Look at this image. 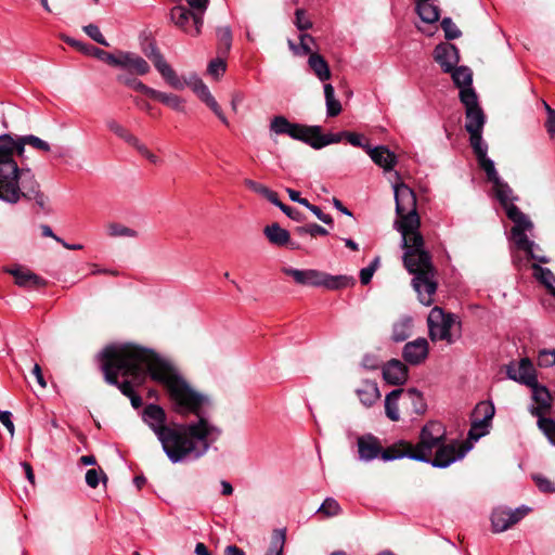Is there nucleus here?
I'll use <instances>...</instances> for the list:
<instances>
[{
    "label": "nucleus",
    "instance_id": "obj_29",
    "mask_svg": "<svg viewBox=\"0 0 555 555\" xmlns=\"http://www.w3.org/2000/svg\"><path fill=\"white\" fill-rule=\"evenodd\" d=\"M401 397L403 398V389L398 388L390 391L385 398V413L392 422L400 420L398 401Z\"/></svg>",
    "mask_w": 555,
    "mask_h": 555
},
{
    "label": "nucleus",
    "instance_id": "obj_19",
    "mask_svg": "<svg viewBox=\"0 0 555 555\" xmlns=\"http://www.w3.org/2000/svg\"><path fill=\"white\" fill-rule=\"evenodd\" d=\"M408 367L400 360L392 359L383 366V378L389 385L401 386L408 380Z\"/></svg>",
    "mask_w": 555,
    "mask_h": 555
},
{
    "label": "nucleus",
    "instance_id": "obj_15",
    "mask_svg": "<svg viewBox=\"0 0 555 555\" xmlns=\"http://www.w3.org/2000/svg\"><path fill=\"white\" fill-rule=\"evenodd\" d=\"M506 373L511 379L528 387L537 382L535 369L528 358H524L519 362H511Z\"/></svg>",
    "mask_w": 555,
    "mask_h": 555
},
{
    "label": "nucleus",
    "instance_id": "obj_59",
    "mask_svg": "<svg viewBox=\"0 0 555 555\" xmlns=\"http://www.w3.org/2000/svg\"><path fill=\"white\" fill-rule=\"evenodd\" d=\"M258 194L263 196L266 199H268L271 204H273L276 207L281 203V201L279 199L278 193L270 190L268 186H266L263 184L261 185Z\"/></svg>",
    "mask_w": 555,
    "mask_h": 555
},
{
    "label": "nucleus",
    "instance_id": "obj_60",
    "mask_svg": "<svg viewBox=\"0 0 555 555\" xmlns=\"http://www.w3.org/2000/svg\"><path fill=\"white\" fill-rule=\"evenodd\" d=\"M0 422L8 429V431L11 435V437H13L14 436V431H15V427H14V424L12 422V414H11V412H9V411H1L0 410Z\"/></svg>",
    "mask_w": 555,
    "mask_h": 555
},
{
    "label": "nucleus",
    "instance_id": "obj_57",
    "mask_svg": "<svg viewBox=\"0 0 555 555\" xmlns=\"http://www.w3.org/2000/svg\"><path fill=\"white\" fill-rule=\"evenodd\" d=\"M305 207H307L323 223H325V224H332L333 223V218L330 215L324 214L320 209V207H318L315 205H312L309 202H308V205H306Z\"/></svg>",
    "mask_w": 555,
    "mask_h": 555
},
{
    "label": "nucleus",
    "instance_id": "obj_44",
    "mask_svg": "<svg viewBox=\"0 0 555 555\" xmlns=\"http://www.w3.org/2000/svg\"><path fill=\"white\" fill-rule=\"evenodd\" d=\"M477 162L479 167L486 172L489 182L492 183L500 178L493 160H491L487 155L477 158Z\"/></svg>",
    "mask_w": 555,
    "mask_h": 555
},
{
    "label": "nucleus",
    "instance_id": "obj_42",
    "mask_svg": "<svg viewBox=\"0 0 555 555\" xmlns=\"http://www.w3.org/2000/svg\"><path fill=\"white\" fill-rule=\"evenodd\" d=\"M117 80L119 82L132 88L135 91L146 94L147 96H151V94L154 90L153 88L144 85L141 80H139L137 78L119 75V76H117Z\"/></svg>",
    "mask_w": 555,
    "mask_h": 555
},
{
    "label": "nucleus",
    "instance_id": "obj_22",
    "mask_svg": "<svg viewBox=\"0 0 555 555\" xmlns=\"http://www.w3.org/2000/svg\"><path fill=\"white\" fill-rule=\"evenodd\" d=\"M192 88L196 95L201 99V101H203L215 113V115L220 119V121L223 125L229 126V120L227 116L223 114L220 105L218 104L214 95L210 93L208 87L201 79H196Z\"/></svg>",
    "mask_w": 555,
    "mask_h": 555
},
{
    "label": "nucleus",
    "instance_id": "obj_14",
    "mask_svg": "<svg viewBox=\"0 0 555 555\" xmlns=\"http://www.w3.org/2000/svg\"><path fill=\"white\" fill-rule=\"evenodd\" d=\"M529 512V508L521 507L514 511L496 508L491 515V525L493 532H503L518 522Z\"/></svg>",
    "mask_w": 555,
    "mask_h": 555
},
{
    "label": "nucleus",
    "instance_id": "obj_3",
    "mask_svg": "<svg viewBox=\"0 0 555 555\" xmlns=\"http://www.w3.org/2000/svg\"><path fill=\"white\" fill-rule=\"evenodd\" d=\"M209 405L210 399L206 396L199 412L192 413L197 417L195 422L170 424L160 405L151 403L144 408L143 421L156 435L171 463L201 459L221 436L222 430L206 417L205 410Z\"/></svg>",
    "mask_w": 555,
    "mask_h": 555
},
{
    "label": "nucleus",
    "instance_id": "obj_9",
    "mask_svg": "<svg viewBox=\"0 0 555 555\" xmlns=\"http://www.w3.org/2000/svg\"><path fill=\"white\" fill-rule=\"evenodd\" d=\"M461 103L465 107V130L468 133L482 132L486 124V115L479 105L477 93L474 89L459 92Z\"/></svg>",
    "mask_w": 555,
    "mask_h": 555
},
{
    "label": "nucleus",
    "instance_id": "obj_13",
    "mask_svg": "<svg viewBox=\"0 0 555 555\" xmlns=\"http://www.w3.org/2000/svg\"><path fill=\"white\" fill-rule=\"evenodd\" d=\"M359 460L362 462H371L375 459H384V454L393 448V443L386 449H383L380 441L372 434L363 435L357 439Z\"/></svg>",
    "mask_w": 555,
    "mask_h": 555
},
{
    "label": "nucleus",
    "instance_id": "obj_51",
    "mask_svg": "<svg viewBox=\"0 0 555 555\" xmlns=\"http://www.w3.org/2000/svg\"><path fill=\"white\" fill-rule=\"evenodd\" d=\"M83 31L99 44H102L105 47L108 46V42L105 40L104 36L102 35V33L100 31V28L96 25L89 24L83 27Z\"/></svg>",
    "mask_w": 555,
    "mask_h": 555
},
{
    "label": "nucleus",
    "instance_id": "obj_18",
    "mask_svg": "<svg viewBox=\"0 0 555 555\" xmlns=\"http://www.w3.org/2000/svg\"><path fill=\"white\" fill-rule=\"evenodd\" d=\"M529 387L532 390V399L537 403V406H532L530 412L540 420L551 410L552 395L545 386L539 385L538 380Z\"/></svg>",
    "mask_w": 555,
    "mask_h": 555
},
{
    "label": "nucleus",
    "instance_id": "obj_53",
    "mask_svg": "<svg viewBox=\"0 0 555 555\" xmlns=\"http://www.w3.org/2000/svg\"><path fill=\"white\" fill-rule=\"evenodd\" d=\"M132 147L135 149L143 157H145L152 164L156 165L159 163V157L157 155H155L154 153H152L147 149V146L144 143H142L140 140H138L137 143Z\"/></svg>",
    "mask_w": 555,
    "mask_h": 555
},
{
    "label": "nucleus",
    "instance_id": "obj_56",
    "mask_svg": "<svg viewBox=\"0 0 555 555\" xmlns=\"http://www.w3.org/2000/svg\"><path fill=\"white\" fill-rule=\"evenodd\" d=\"M295 24L299 30H307L312 27L311 21L306 16V12L304 10H297Z\"/></svg>",
    "mask_w": 555,
    "mask_h": 555
},
{
    "label": "nucleus",
    "instance_id": "obj_6",
    "mask_svg": "<svg viewBox=\"0 0 555 555\" xmlns=\"http://www.w3.org/2000/svg\"><path fill=\"white\" fill-rule=\"evenodd\" d=\"M444 440H447V429L444 425L437 421H430L422 427L416 444L405 440H399L393 443L391 450L384 454V459L386 461H393L409 457L413 461L428 463L433 456L434 450H437Z\"/></svg>",
    "mask_w": 555,
    "mask_h": 555
},
{
    "label": "nucleus",
    "instance_id": "obj_45",
    "mask_svg": "<svg viewBox=\"0 0 555 555\" xmlns=\"http://www.w3.org/2000/svg\"><path fill=\"white\" fill-rule=\"evenodd\" d=\"M291 121L282 115L274 116L270 120L269 130L271 134L282 135L285 134Z\"/></svg>",
    "mask_w": 555,
    "mask_h": 555
},
{
    "label": "nucleus",
    "instance_id": "obj_5",
    "mask_svg": "<svg viewBox=\"0 0 555 555\" xmlns=\"http://www.w3.org/2000/svg\"><path fill=\"white\" fill-rule=\"evenodd\" d=\"M492 188L495 197L505 209L506 216L514 222L511 230V237L517 249L525 251L529 259L537 260L540 263H548L550 259L546 256L534 253L538 245H535L533 241H530L526 234V232L532 231L533 223L528 216L513 204L515 197L513 196L512 189L501 178L492 182Z\"/></svg>",
    "mask_w": 555,
    "mask_h": 555
},
{
    "label": "nucleus",
    "instance_id": "obj_41",
    "mask_svg": "<svg viewBox=\"0 0 555 555\" xmlns=\"http://www.w3.org/2000/svg\"><path fill=\"white\" fill-rule=\"evenodd\" d=\"M469 134V143L476 158H479L488 153V145L482 140V132H473Z\"/></svg>",
    "mask_w": 555,
    "mask_h": 555
},
{
    "label": "nucleus",
    "instance_id": "obj_48",
    "mask_svg": "<svg viewBox=\"0 0 555 555\" xmlns=\"http://www.w3.org/2000/svg\"><path fill=\"white\" fill-rule=\"evenodd\" d=\"M441 28L444 31V37L448 40L456 39L462 35L461 30L457 28V26L453 23V21L450 17H444L441 21Z\"/></svg>",
    "mask_w": 555,
    "mask_h": 555
},
{
    "label": "nucleus",
    "instance_id": "obj_26",
    "mask_svg": "<svg viewBox=\"0 0 555 555\" xmlns=\"http://www.w3.org/2000/svg\"><path fill=\"white\" fill-rule=\"evenodd\" d=\"M451 74V78L453 83L460 89V92L466 89H474L472 87L473 83V72L467 66H455L453 67Z\"/></svg>",
    "mask_w": 555,
    "mask_h": 555
},
{
    "label": "nucleus",
    "instance_id": "obj_33",
    "mask_svg": "<svg viewBox=\"0 0 555 555\" xmlns=\"http://www.w3.org/2000/svg\"><path fill=\"white\" fill-rule=\"evenodd\" d=\"M416 11L425 23L433 24L439 20V9L431 3V0L418 1Z\"/></svg>",
    "mask_w": 555,
    "mask_h": 555
},
{
    "label": "nucleus",
    "instance_id": "obj_30",
    "mask_svg": "<svg viewBox=\"0 0 555 555\" xmlns=\"http://www.w3.org/2000/svg\"><path fill=\"white\" fill-rule=\"evenodd\" d=\"M308 64L311 70L321 81H325L331 78L328 64L322 55L318 53H311L309 55Z\"/></svg>",
    "mask_w": 555,
    "mask_h": 555
},
{
    "label": "nucleus",
    "instance_id": "obj_16",
    "mask_svg": "<svg viewBox=\"0 0 555 555\" xmlns=\"http://www.w3.org/2000/svg\"><path fill=\"white\" fill-rule=\"evenodd\" d=\"M475 414L482 415V418L473 421L468 437L478 440L488 431L487 428L494 415V406L490 403L481 402L476 406Z\"/></svg>",
    "mask_w": 555,
    "mask_h": 555
},
{
    "label": "nucleus",
    "instance_id": "obj_25",
    "mask_svg": "<svg viewBox=\"0 0 555 555\" xmlns=\"http://www.w3.org/2000/svg\"><path fill=\"white\" fill-rule=\"evenodd\" d=\"M403 405L410 409L411 414H423L426 411L423 395L415 388L403 389Z\"/></svg>",
    "mask_w": 555,
    "mask_h": 555
},
{
    "label": "nucleus",
    "instance_id": "obj_54",
    "mask_svg": "<svg viewBox=\"0 0 555 555\" xmlns=\"http://www.w3.org/2000/svg\"><path fill=\"white\" fill-rule=\"evenodd\" d=\"M533 480L539 488L540 491L544 493H553L555 491V487L553 482L547 479L546 477H543L541 475L533 476Z\"/></svg>",
    "mask_w": 555,
    "mask_h": 555
},
{
    "label": "nucleus",
    "instance_id": "obj_47",
    "mask_svg": "<svg viewBox=\"0 0 555 555\" xmlns=\"http://www.w3.org/2000/svg\"><path fill=\"white\" fill-rule=\"evenodd\" d=\"M340 511L338 502L333 498H327L319 507L318 513L323 514L325 517H333L340 514Z\"/></svg>",
    "mask_w": 555,
    "mask_h": 555
},
{
    "label": "nucleus",
    "instance_id": "obj_62",
    "mask_svg": "<svg viewBox=\"0 0 555 555\" xmlns=\"http://www.w3.org/2000/svg\"><path fill=\"white\" fill-rule=\"evenodd\" d=\"M546 121H545V128L551 137L555 134V109H553L551 106H546Z\"/></svg>",
    "mask_w": 555,
    "mask_h": 555
},
{
    "label": "nucleus",
    "instance_id": "obj_7",
    "mask_svg": "<svg viewBox=\"0 0 555 555\" xmlns=\"http://www.w3.org/2000/svg\"><path fill=\"white\" fill-rule=\"evenodd\" d=\"M283 272L291 276L294 282L301 286L324 287L328 291H338L353 286L356 280L353 276L339 274L332 275L317 269H295L284 268Z\"/></svg>",
    "mask_w": 555,
    "mask_h": 555
},
{
    "label": "nucleus",
    "instance_id": "obj_58",
    "mask_svg": "<svg viewBox=\"0 0 555 555\" xmlns=\"http://www.w3.org/2000/svg\"><path fill=\"white\" fill-rule=\"evenodd\" d=\"M287 217H289L291 219L295 220V221H302L305 219V216L297 209L291 207V206H287L285 204H283L282 202L280 203V205L278 206Z\"/></svg>",
    "mask_w": 555,
    "mask_h": 555
},
{
    "label": "nucleus",
    "instance_id": "obj_27",
    "mask_svg": "<svg viewBox=\"0 0 555 555\" xmlns=\"http://www.w3.org/2000/svg\"><path fill=\"white\" fill-rule=\"evenodd\" d=\"M317 131L318 129L314 126H305L291 122L285 134L294 140L302 141L311 146L313 132Z\"/></svg>",
    "mask_w": 555,
    "mask_h": 555
},
{
    "label": "nucleus",
    "instance_id": "obj_24",
    "mask_svg": "<svg viewBox=\"0 0 555 555\" xmlns=\"http://www.w3.org/2000/svg\"><path fill=\"white\" fill-rule=\"evenodd\" d=\"M356 393L361 403L367 408L372 406L380 397L377 384L371 380H363Z\"/></svg>",
    "mask_w": 555,
    "mask_h": 555
},
{
    "label": "nucleus",
    "instance_id": "obj_50",
    "mask_svg": "<svg viewBox=\"0 0 555 555\" xmlns=\"http://www.w3.org/2000/svg\"><path fill=\"white\" fill-rule=\"evenodd\" d=\"M90 49H91V53H93L100 60L106 62L107 64H109L112 66H117L118 67L119 54L118 55H114L112 53H108V52H106L104 50L98 49V48L92 47V46H90Z\"/></svg>",
    "mask_w": 555,
    "mask_h": 555
},
{
    "label": "nucleus",
    "instance_id": "obj_10",
    "mask_svg": "<svg viewBox=\"0 0 555 555\" xmlns=\"http://www.w3.org/2000/svg\"><path fill=\"white\" fill-rule=\"evenodd\" d=\"M469 447L459 442L457 440H452L451 442H447L446 440L441 442L438 449L435 452L434 457H430L428 462L434 467L446 468L450 466L452 463L462 460L465 454L468 452Z\"/></svg>",
    "mask_w": 555,
    "mask_h": 555
},
{
    "label": "nucleus",
    "instance_id": "obj_31",
    "mask_svg": "<svg viewBox=\"0 0 555 555\" xmlns=\"http://www.w3.org/2000/svg\"><path fill=\"white\" fill-rule=\"evenodd\" d=\"M315 127H317L318 131L313 132L312 142H311V147H313L315 150H320V149H322L326 145L333 144V143H338L345 138V131L338 132V133L323 134L321 132V127L320 126H315Z\"/></svg>",
    "mask_w": 555,
    "mask_h": 555
},
{
    "label": "nucleus",
    "instance_id": "obj_64",
    "mask_svg": "<svg viewBox=\"0 0 555 555\" xmlns=\"http://www.w3.org/2000/svg\"><path fill=\"white\" fill-rule=\"evenodd\" d=\"M362 365L367 370H376L378 367V359L374 354H365L362 359Z\"/></svg>",
    "mask_w": 555,
    "mask_h": 555
},
{
    "label": "nucleus",
    "instance_id": "obj_17",
    "mask_svg": "<svg viewBox=\"0 0 555 555\" xmlns=\"http://www.w3.org/2000/svg\"><path fill=\"white\" fill-rule=\"evenodd\" d=\"M434 59L444 73H449L459 64L460 53L454 44L440 43L434 50Z\"/></svg>",
    "mask_w": 555,
    "mask_h": 555
},
{
    "label": "nucleus",
    "instance_id": "obj_36",
    "mask_svg": "<svg viewBox=\"0 0 555 555\" xmlns=\"http://www.w3.org/2000/svg\"><path fill=\"white\" fill-rule=\"evenodd\" d=\"M412 320L410 318H402L392 326L391 339L396 343L404 341L410 337Z\"/></svg>",
    "mask_w": 555,
    "mask_h": 555
},
{
    "label": "nucleus",
    "instance_id": "obj_12",
    "mask_svg": "<svg viewBox=\"0 0 555 555\" xmlns=\"http://www.w3.org/2000/svg\"><path fill=\"white\" fill-rule=\"evenodd\" d=\"M144 53L153 62L155 68L159 72L168 85L177 90H182L184 88L185 83L166 62L163 54L154 43H150L149 47L144 49Z\"/></svg>",
    "mask_w": 555,
    "mask_h": 555
},
{
    "label": "nucleus",
    "instance_id": "obj_63",
    "mask_svg": "<svg viewBox=\"0 0 555 555\" xmlns=\"http://www.w3.org/2000/svg\"><path fill=\"white\" fill-rule=\"evenodd\" d=\"M86 482L90 488H96L100 482V473L94 468L88 469L86 473Z\"/></svg>",
    "mask_w": 555,
    "mask_h": 555
},
{
    "label": "nucleus",
    "instance_id": "obj_38",
    "mask_svg": "<svg viewBox=\"0 0 555 555\" xmlns=\"http://www.w3.org/2000/svg\"><path fill=\"white\" fill-rule=\"evenodd\" d=\"M9 272L14 276L15 283L20 286H33L40 283V278L28 270L14 269L9 270Z\"/></svg>",
    "mask_w": 555,
    "mask_h": 555
},
{
    "label": "nucleus",
    "instance_id": "obj_32",
    "mask_svg": "<svg viewBox=\"0 0 555 555\" xmlns=\"http://www.w3.org/2000/svg\"><path fill=\"white\" fill-rule=\"evenodd\" d=\"M533 270V276L537 281H539L541 284H543L547 291L555 296V275L554 273L548 269L541 267L538 263H532L531 266Z\"/></svg>",
    "mask_w": 555,
    "mask_h": 555
},
{
    "label": "nucleus",
    "instance_id": "obj_23",
    "mask_svg": "<svg viewBox=\"0 0 555 555\" xmlns=\"http://www.w3.org/2000/svg\"><path fill=\"white\" fill-rule=\"evenodd\" d=\"M118 67L131 69L138 75H145L150 72L149 63L142 56L132 52H119Z\"/></svg>",
    "mask_w": 555,
    "mask_h": 555
},
{
    "label": "nucleus",
    "instance_id": "obj_39",
    "mask_svg": "<svg viewBox=\"0 0 555 555\" xmlns=\"http://www.w3.org/2000/svg\"><path fill=\"white\" fill-rule=\"evenodd\" d=\"M107 235L111 237H131L138 236V232L129 227L118 222H111L106 225Z\"/></svg>",
    "mask_w": 555,
    "mask_h": 555
},
{
    "label": "nucleus",
    "instance_id": "obj_61",
    "mask_svg": "<svg viewBox=\"0 0 555 555\" xmlns=\"http://www.w3.org/2000/svg\"><path fill=\"white\" fill-rule=\"evenodd\" d=\"M345 139H347V141L351 145L358 146V147H362L363 150H364V146H371L370 144L362 142V140H363V135L362 134H359V133H356V132L345 131Z\"/></svg>",
    "mask_w": 555,
    "mask_h": 555
},
{
    "label": "nucleus",
    "instance_id": "obj_49",
    "mask_svg": "<svg viewBox=\"0 0 555 555\" xmlns=\"http://www.w3.org/2000/svg\"><path fill=\"white\" fill-rule=\"evenodd\" d=\"M296 233L298 235H305L309 234L311 236H318V235H327L328 232L325 228L317 224V223H309L302 227L296 228Z\"/></svg>",
    "mask_w": 555,
    "mask_h": 555
},
{
    "label": "nucleus",
    "instance_id": "obj_35",
    "mask_svg": "<svg viewBox=\"0 0 555 555\" xmlns=\"http://www.w3.org/2000/svg\"><path fill=\"white\" fill-rule=\"evenodd\" d=\"M106 127L109 131L116 134L118 138L124 140L130 146H133L139 140L133 133H131L127 128L120 125L115 119H111L106 121Z\"/></svg>",
    "mask_w": 555,
    "mask_h": 555
},
{
    "label": "nucleus",
    "instance_id": "obj_52",
    "mask_svg": "<svg viewBox=\"0 0 555 555\" xmlns=\"http://www.w3.org/2000/svg\"><path fill=\"white\" fill-rule=\"evenodd\" d=\"M225 68H227V65H225V62L218 57L216 60H212L209 65H208V73L216 77V78H219L220 76H222L225 72Z\"/></svg>",
    "mask_w": 555,
    "mask_h": 555
},
{
    "label": "nucleus",
    "instance_id": "obj_21",
    "mask_svg": "<svg viewBox=\"0 0 555 555\" xmlns=\"http://www.w3.org/2000/svg\"><path fill=\"white\" fill-rule=\"evenodd\" d=\"M428 356V343L425 338H417L413 341H409L405 344L402 357L404 361L412 365H418Z\"/></svg>",
    "mask_w": 555,
    "mask_h": 555
},
{
    "label": "nucleus",
    "instance_id": "obj_43",
    "mask_svg": "<svg viewBox=\"0 0 555 555\" xmlns=\"http://www.w3.org/2000/svg\"><path fill=\"white\" fill-rule=\"evenodd\" d=\"M217 38L219 42V50L222 54H227L230 51L232 44V33L230 27H219L217 29Z\"/></svg>",
    "mask_w": 555,
    "mask_h": 555
},
{
    "label": "nucleus",
    "instance_id": "obj_4",
    "mask_svg": "<svg viewBox=\"0 0 555 555\" xmlns=\"http://www.w3.org/2000/svg\"><path fill=\"white\" fill-rule=\"evenodd\" d=\"M41 152H50V144L34 135H0V199L10 204H15L20 198H36L39 195V184L37 183L33 171L29 168H18L14 159L25 157V146Z\"/></svg>",
    "mask_w": 555,
    "mask_h": 555
},
{
    "label": "nucleus",
    "instance_id": "obj_37",
    "mask_svg": "<svg viewBox=\"0 0 555 555\" xmlns=\"http://www.w3.org/2000/svg\"><path fill=\"white\" fill-rule=\"evenodd\" d=\"M324 95L326 102V114L330 117H335L341 112V104L335 99V91L331 83L324 85Z\"/></svg>",
    "mask_w": 555,
    "mask_h": 555
},
{
    "label": "nucleus",
    "instance_id": "obj_2",
    "mask_svg": "<svg viewBox=\"0 0 555 555\" xmlns=\"http://www.w3.org/2000/svg\"><path fill=\"white\" fill-rule=\"evenodd\" d=\"M392 184L396 212L395 222L402 237L403 264L414 275L412 286L417 293L418 300L424 306H430L437 291L436 270L430 254L424 248V238L418 231L421 221L416 210V195L414 191L402 181L398 171L389 178Z\"/></svg>",
    "mask_w": 555,
    "mask_h": 555
},
{
    "label": "nucleus",
    "instance_id": "obj_20",
    "mask_svg": "<svg viewBox=\"0 0 555 555\" xmlns=\"http://www.w3.org/2000/svg\"><path fill=\"white\" fill-rule=\"evenodd\" d=\"M364 151L369 154L374 164L383 168L385 172L392 171L398 162L396 154L385 145L375 147L364 146Z\"/></svg>",
    "mask_w": 555,
    "mask_h": 555
},
{
    "label": "nucleus",
    "instance_id": "obj_46",
    "mask_svg": "<svg viewBox=\"0 0 555 555\" xmlns=\"http://www.w3.org/2000/svg\"><path fill=\"white\" fill-rule=\"evenodd\" d=\"M539 429L546 436L547 440L555 446V421L548 417L538 420Z\"/></svg>",
    "mask_w": 555,
    "mask_h": 555
},
{
    "label": "nucleus",
    "instance_id": "obj_1",
    "mask_svg": "<svg viewBox=\"0 0 555 555\" xmlns=\"http://www.w3.org/2000/svg\"><path fill=\"white\" fill-rule=\"evenodd\" d=\"M99 357L105 380L118 387L134 409L142 405V398L133 386L142 385L147 374L165 387L172 410L181 416L198 413L206 402V395L192 388L169 361L151 349L131 344L108 346Z\"/></svg>",
    "mask_w": 555,
    "mask_h": 555
},
{
    "label": "nucleus",
    "instance_id": "obj_34",
    "mask_svg": "<svg viewBox=\"0 0 555 555\" xmlns=\"http://www.w3.org/2000/svg\"><path fill=\"white\" fill-rule=\"evenodd\" d=\"M150 98L162 102L175 111H184L182 99L173 93H165L154 89Z\"/></svg>",
    "mask_w": 555,
    "mask_h": 555
},
{
    "label": "nucleus",
    "instance_id": "obj_8",
    "mask_svg": "<svg viewBox=\"0 0 555 555\" xmlns=\"http://www.w3.org/2000/svg\"><path fill=\"white\" fill-rule=\"evenodd\" d=\"M429 337L433 341L443 340L451 345L460 337V332L454 334L456 325L455 315L446 313L440 307H434L427 318Z\"/></svg>",
    "mask_w": 555,
    "mask_h": 555
},
{
    "label": "nucleus",
    "instance_id": "obj_28",
    "mask_svg": "<svg viewBox=\"0 0 555 555\" xmlns=\"http://www.w3.org/2000/svg\"><path fill=\"white\" fill-rule=\"evenodd\" d=\"M263 233L269 242L276 246H285L289 243V232L281 228L278 223H272L263 229Z\"/></svg>",
    "mask_w": 555,
    "mask_h": 555
},
{
    "label": "nucleus",
    "instance_id": "obj_55",
    "mask_svg": "<svg viewBox=\"0 0 555 555\" xmlns=\"http://www.w3.org/2000/svg\"><path fill=\"white\" fill-rule=\"evenodd\" d=\"M539 365L550 367L555 365V350H542L539 353Z\"/></svg>",
    "mask_w": 555,
    "mask_h": 555
},
{
    "label": "nucleus",
    "instance_id": "obj_11",
    "mask_svg": "<svg viewBox=\"0 0 555 555\" xmlns=\"http://www.w3.org/2000/svg\"><path fill=\"white\" fill-rule=\"evenodd\" d=\"M203 15L204 13L201 11L193 10L191 12L184 5H176L170 12L172 22L191 36H197L201 33Z\"/></svg>",
    "mask_w": 555,
    "mask_h": 555
},
{
    "label": "nucleus",
    "instance_id": "obj_40",
    "mask_svg": "<svg viewBox=\"0 0 555 555\" xmlns=\"http://www.w3.org/2000/svg\"><path fill=\"white\" fill-rule=\"evenodd\" d=\"M286 535L284 530H274L267 555H283Z\"/></svg>",
    "mask_w": 555,
    "mask_h": 555
}]
</instances>
